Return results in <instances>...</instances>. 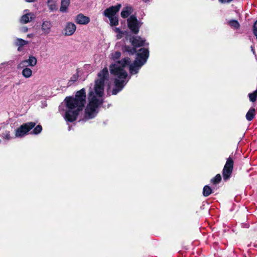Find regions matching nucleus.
Masks as SVG:
<instances>
[{
  "mask_svg": "<svg viewBox=\"0 0 257 257\" xmlns=\"http://www.w3.org/2000/svg\"><path fill=\"white\" fill-rule=\"evenodd\" d=\"M86 92L83 88L77 91L75 97L67 96L65 99L66 107L68 110L65 113V119L68 122H73L75 121L82 111L86 103Z\"/></svg>",
  "mask_w": 257,
  "mask_h": 257,
  "instance_id": "1",
  "label": "nucleus"
},
{
  "mask_svg": "<svg viewBox=\"0 0 257 257\" xmlns=\"http://www.w3.org/2000/svg\"><path fill=\"white\" fill-rule=\"evenodd\" d=\"M130 63V58L125 57L121 60L117 61L116 63L111 64L109 66L111 74L117 76L119 79H125L127 76V73L124 69V68Z\"/></svg>",
  "mask_w": 257,
  "mask_h": 257,
  "instance_id": "2",
  "label": "nucleus"
},
{
  "mask_svg": "<svg viewBox=\"0 0 257 257\" xmlns=\"http://www.w3.org/2000/svg\"><path fill=\"white\" fill-rule=\"evenodd\" d=\"M97 76L99 79L95 80L94 90L99 97H102L103 94L105 81L107 80L109 76L107 68L104 67L98 73Z\"/></svg>",
  "mask_w": 257,
  "mask_h": 257,
  "instance_id": "3",
  "label": "nucleus"
},
{
  "mask_svg": "<svg viewBox=\"0 0 257 257\" xmlns=\"http://www.w3.org/2000/svg\"><path fill=\"white\" fill-rule=\"evenodd\" d=\"M130 41L133 47L125 45L122 49L123 52H127L130 55H134L137 52V48L144 46L145 40L142 39L140 37L134 36L130 39Z\"/></svg>",
  "mask_w": 257,
  "mask_h": 257,
  "instance_id": "4",
  "label": "nucleus"
},
{
  "mask_svg": "<svg viewBox=\"0 0 257 257\" xmlns=\"http://www.w3.org/2000/svg\"><path fill=\"white\" fill-rule=\"evenodd\" d=\"M233 160L229 157L227 159L222 172L223 179L224 181H227L231 178L233 170Z\"/></svg>",
  "mask_w": 257,
  "mask_h": 257,
  "instance_id": "5",
  "label": "nucleus"
},
{
  "mask_svg": "<svg viewBox=\"0 0 257 257\" xmlns=\"http://www.w3.org/2000/svg\"><path fill=\"white\" fill-rule=\"evenodd\" d=\"M35 125L36 123L32 121L23 123L15 130V138L23 137Z\"/></svg>",
  "mask_w": 257,
  "mask_h": 257,
  "instance_id": "6",
  "label": "nucleus"
},
{
  "mask_svg": "<svg viewBox=\"0 0 257 257\" xmlns=\"http://www.w3.org/2000/svg\"><path fill=\"white\" fill-rule=\"evenodd\" d=\"M127 26L131 31L134 34H137L141 27V23L138 21L135 15H131L127 20Z\"/></svg>",
  "mask_w": 257,
  "mask_h": 257,
  "instance_id": "7",
  "label": "nucleus"
},
{
  "mask_svg": "<svg viewBox=\"0 0 257 257\" xmlns=\"http://www.w3.org/2000/svg\"><path fill=\"white\" fill-rule=\"evenodd\" d=\"M121 7V5L119 4H118L115 6H111L104 10L103 15L105 17H107L108 18L113 17L115 16L117 12H118Z\"/></svg>",
  "mask_w": 257,
  "mask_h": 257,
  "instance_id": "8",
  "label": "nucleus"
},
{
  "mask_svg": "<svg viewBox=\"0 0 257 257\" xmlns=\"http://www.w3.org/2000/svg\"><path fill=\"white\" fill-rule=\"evenodd\" d=\"M88 98L89 99L88 104L96 109L103 103V99L97 98L92 91L89 92Z\"/></svg>",
  "mask_w": 257,
  "mask_h": 257,
  "instance_id": "9",
  "label": "nucleus"
},
{
  "mask_svg": "<svg viewBox=\"0 0 257 257\" xmlns=\"http://www.w3.org/2000/svg\"><path fill=\"white\" fill-rule=\"evenodd\" d=\"M124 79L115 78L114 79V88L112 90V94L116 95L120 91L124 86Z\"/></svg>",
  "mask_w": 257,
  "mask_h": 257,
  "instance_id": "10",
  "label": "nucleus"
},
{
  "mask_svg": "<svg viewBox=\"0 0 257 257\" xmlns=\"http://www.w3.org/2000/svg\"><path fill=\"white\" fill-rule=\"evenodd\" d=\"M136 58L145 64L149 56V51L148 49L142 48L139 49V52L136 53Z\"/></svg>",
  "mask_w": 257,
  "mask_h": 257,
  "instance_id": "11",
  "label": "nucleus"
},
{
  "mask_svg": "<svg viewBox=\"0 0 257 257\" xmlns=\"http://www.w3.org/2000/svg\"><path fill=\"white\" fill-rule=\"evenodd\" d=\"M97 112L96 108L88 104L85 110V116L88 119L93 118L96 116Z\"/></svg>",
  "mask_w": 257,
  "mask_h": 257,
  "instance_id": "12",
  "label": "nucleus"
},
{
  "mask_svg": "<svg viewBox=\"0 0 257 257\" xmlns=\"http://www.w3.org/2000/svg\"><path fill=\"white\" fill-rule=\"evenodd\" d=\"M76 30V25L72 23L68 22L66 24L65 28H64V35L65 36H70L72 35Z\"/></svg>",
  "mask_w": 257,
  "mask_h": 257,
  "instance_id": "13",
  "label": "nucleus"
},
{
  "mask_svg": "<svg viewBox=\"0 0 257 257\" xmlns=\"http://www.w3.org/2000/svg\"><path fill=\"white\" fill-rule=\"evenodd\" d=\"M75 21L77 24L85 25L89 23L90 18L80 13L76 16Z\"/></svg>",
  "mask_w": 257,
  "mask_h": 257,
  "instance_id": "14",
  "label": "nucleus"
},
{
  "mask_svg": "<svg viewBox=\"0 0 257 257\" xmlns=\"http://www.w3.org/2000/svg\"><path fill=\"white\" fill-rule=\"evenodd\" d=\"M35 18L34 15L32 13H29L22 16L21 19V22L22 23L26 24L30 22Z\"/></svg>",
  "mask_w": 257,
  "mask_h": 257,
  "instance_id": "15",
  "label": "nucleus"
},
{
  "mask_svg": "<svg viewBox=\"0 0 257 257\" xmlns=\"http://www.w3.org/2000/svg\"><path fill=\"white\" fill-rule=\"evenodd\" d=\"M221 176L220 174H217L214 177L210 180V184L213 187H215L217 190L218 189L217 185L219 184L221 181Z\"/></svg>",
  "mask_w": 257,
  "mask_h": 257,
  "instance_id": "16",
  "label": "nucleus"
},
{
  "mask_svg": "<svg viewBox=\"0 0 257 257\" xmlns=\"http://www.w3.org/2000/svg\"><path fill=\"white\" fill-rule=\"evenodd\" d=\"M216 190L215 187L211 188L209 185H205L203 188L202 194L204 197H208L213 192V190Z\"/></svg>",
  "mask_w": 257,
  "mask_h": 257,
  "instance_id": "17",
  "label": "nucleus"
},
{
  "mask_svg": "<svg viewBox=\"0 0 257 257\" xmlns=\"http://www.w3.org/2000/svg\"><path fill=\"white\" fill-rule=\"evenodd\" d=\"M52 27L51 23L50 21H45L43 22L42 25V30L45 34H48Z\"/></svg>",
  "mask_w": 257,
  "mask_h": 257,
  "instance_id": "18",
  "label": "nucleus"
},
{
  "mask_svg": "<svg viewBox=\"0 0 257 257\" xmlns=\"http://www.w3.org/2000/svg\"><path fill=\"white\" fill-rule=\"evenodd\" d=\"M132 12L133 8L131 7H126L122 9L120 15L122 18L125 19L127 18Z\"/></svg>",
  "mask_w": 257,
  "mask_h": 257,
  "instance_id": "19",
  "label": "nucleus"
},
{
  "mask_svg": "<svg viewBox=\"0 0 257 257\" xmlns=\"http://www.w3.org/2000/svg\"><path fill=\"white\" fill-rule=\"evenodd\" d=\"M70 5V0H61V6L60 11L62 13H66Z\"/></svg>",
  "mask_w": 257,
  "mask_h": 257,
  "instance_id": "20",
  "label": "nucleus"
},
{
  "mask_svg": "<svg viewBox=\"0 0 257 257\" xmlns=\"http://www.w3.org/2000/svg\"><path fill=\"white\" fill-rule=\"evenodd\" d=\"M255 110L254 108H250L247 112L245 117L248 121L252 120L255 115Z\"/></svg>",
  "mask_w": 257,
  "mask_h": 257,
  "instance_id": "21",
  "label": "nucleus"
},
{
  "mask_svg": "<svg viewBox=\"0 0 257 257\" xmlns=\"http://www.w3.org/2000/svg\"><path fill=\"white\" fill-rule=\"evenodd\" d=\"M228 25L231 28L237 30L240 28V25L237 20H231L228 22Z\"/></svg>",
  "mask_w": 257,
  "mask_h": 257,
  "instance_id": "22",
  "label": "nucleus"
},
{
  "mask_svg": "<svg viewBox=\"0 0 257 257\" xmlns=\"http://www.w3.org/2000/svg\"><path fill=\"white\" fill-rule=\"evenodd\" d=\"M47 4L49 9L51 11H54L57 10V5L54 0H48Z\"/></svg>",
  "mask_w": 257,
  "mask_h": 257,
  "instance_id": "23",
  "label": "nucleus"
},
{
  "mask_svg": "<svg viewBox=\"0 0 257 257\" xmlns=\"http://www.w3.org/2000/svg\"><path fill=\"white\" fill-rule=\"evenodd\" d=\"M22 74L24 77L28 78L32 76V71L30 68H25L23 69Z\"/></svg>",
  "mask_w": 257,
  "mask_h": 257,
  "instance_id": "24",
  "label": "nucleus"
},
{
  "mask_svg": "<svg viewBox=\"0 0 257 257\" xmlns=\"http://www.w3.org/2000/svg\"><path fill=\"white\" fill-rule=\"evenodd\" d=\"M26 60L29 66L33 67L37 64V59L33 56H30L29 59Z\"/></svg>",
  "mask_w": 257,
  "mask_h": 257,
  "instance_id": "25",
  "label": "nucleus"
},
{
  "mask_svg": "<svg viewBox=\"0 0 257 257\" xmlns=\"http://www.w3.org/2000/svg\"><path fill=\"white\" fill-rule=\"evenodd\" d=\"M248 96L250 101L255 102L257 99V89L252 93H249Z\"/></svg>",
  "mask_w": 257,
  "mask_h": 257,
  "instance_id": "26",
  "label": "nucleus"
},
{
  "mask_svg": "<svg viewBox=\"0 0 257 257\" xmlns=\"http://www.w3.org/2000/svg\"><path fill=\"white\" fill-rule=\"evenodd\" d=\"M128 65L130 72L132 74H136L138 73L139 70L140 69L139 68L135 67L134 65H133L131 64H130Z\"/></svg>",
  "mask_w": 257,
  "mask_h": 257,
  "instance_id": "27",
  "label": "nucleus"
},
{
  "mask_svg": "<svg viewBox=\"0 0 257 257\" xmlns=\"http://www.w3.org/2000/svg\"><path fill=\"white\" fill-rule=\"evenodd\" d=\"M108 19L110 21L111 26H116L118 25V19L117 17L114 16Z\"/></svg>",
  "mask_w": 257,
  "mask_h": 257,
  "instance_id": "28",
  "label": "nucleus"
},
{
  "mask_svg": "<svg viewBox=\"0 0 257 257\" xmlns=\"http://www.w3.org/2000/svg\"><path fill=\"white\" fill-rule=\"evenodd\" d=\"M132 64L140 69L141 67L145 64V63L136 58L133 63Z\"/></svg>",
  "mask_w": 257,
  "mask_h": 257,
  "instance_id": "29",
  "label": "nucleus"
},
{
  "mask_svg": "<svg viewBox=\"0 0 257 257\" xmlns=\"http://www.w3.org/2000/svg\"><path fill=\"white\" fill-rule=\"evenodd\" d=\"M29 66L27 61L26 60L22 61L18 65L17 68L18 69H24L25 68H28Z\"/></svg>",
  "mask_w": 257,
  "mask_h": 257,
  "instance_id": "30",
  "label": "nucleus"
},
{
  "mask_svg": "<svg viewBox=\"0 0 257 257\" xmlns=\"http://www.w3.org/2000/svg\"><path fill=\"white\" fill-rule=\"evenodd\" d=\"M42 131V126L40 124L37 125L32 131L31 134L38 135L40 134Z\"/></svg>",
  "mask_w": 257,
  "mask_h": 257,
  "instance_id": "31",
  "label": "nucleus"
},
{
  "mask_svg": "<svg viewBox=\"0 0 257 257\" xmlns=\"http://www.w3.org/2000/svg\"><path fill=\"white\" fill-rule=\"evenodd\" d=\"M2 137L3 138V139L7 140H10L13 138V137L10 135V132L8 131H6L3 133Z\"/></svg>",
  "mask_w": 257,
  "mask_h": 257,
  "instance_id": "32",
  "label": "nucleus"
},
{
  "mask_svg": "<svg viewBox=\"0 0 257 257\" xmlns=\"http://www.w3.org/2000/svg\"><path fill=\"white\" fill-rule=\"evenodd\" d=\"M121 53L119 51H116L112 55V58L113 60H115L120 58Z\"/></svg>",
  "mask_w": 257,
  "mask_h": 257,
  "instance_id": "33",
  "label": "nucleus"
},
{
  "mask_svg": "<svg viewBox=\"0 0 257 257\" xmlns=\"http://www.w3.org/2000/svg\"><path fill=\"white\" fill-rule=\"evenodd\" d=\"M17 45L19 46H23L26 44H27L28 42L22 39H18Z\"/></svg>",
  "mask_w": 257,
  "mask_h": 257,
  "instance_id": "34",
  "label": "nucleus"
},
{
  "mask_svg": "<svg viewBox=\"0 0 257 257\" xmlns=\"http://www.w3.org/2000/svg\"><path fill=\"white\" fill-rule=\"evenodd\" d=\"M233 0H219V1L222 4L229 3Z\"/></svg>",
  "mask_w": 257,
  "mask_h": 257,
  "instance_id": "35",
  "label": "nucleus"
},
{
  "mask_svg": "<svg viewBox=\"0 0 257 257\" xmlns=\"http://www.w3.org/2000/svg\"><path fill=\"white\" fill-rule=\"evenodd\" d=\"M115 32H117V33H120V34H123V32L122 31H121L119 28H115Z\"/></svg>",
  "mask_w": 257,
  "mask_h": 257,
  "instance_id": "36",
  "label": "nucleus"
},
{
  "mask_svg": "<svg viewBox=\"0 0 257 257\" xmlns=\"http://www.w3.org/2000/svg\"><path fill=\"white\" fill-rule=\"evenodd\" d=\"M71 79L72 81H75L77 79V77L75 75H73Z\"/></svg>",
  "mask_w": 257,
  "mask_h": 257,
  "instance_id": "37",
  "label": "nucleus"
},
{
  "mask_svg": "<svg viewBox=\"0 0 257 257\" xmlns=\"http://www.w3.org/2000/svg\"><path fill=\"white\" fill-rule=\"evenodd\" d=\"M25 1L27 3H33V2L37 1V0H25Z\"/></svg>",
  "mask_w": 257,
  "mask_h": 257,
  "instance_id": "38",
  "label": "nucleus"
}]
</instances>
